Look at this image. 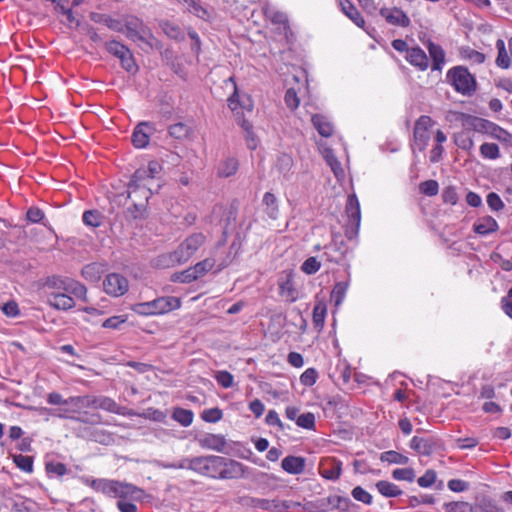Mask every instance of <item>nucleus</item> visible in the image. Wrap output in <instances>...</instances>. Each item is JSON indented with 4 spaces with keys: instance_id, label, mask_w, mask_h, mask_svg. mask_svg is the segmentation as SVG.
Wrapping results in <instances>:
<instances>
[{
    "instance_id": "1",
    "label": "nucleus",
    "mask_w": 512,
    "mask_h": 512,
    "mask_svg": "<svg viewBox=\"0 0 512 512\" xmlns=\"http://www.w3.org/2000/svg\"><path fill=\"white\" fill-rule=\"evenodd\" d=\"M57 289L48 294V304L57 310H69L75 306V298L86 300L87 289L72 279H55L52 282Z\"/></svg>"
},
{
    "instance_id": "2",
    "label": "nucleus",
    "mask_w": 512,
    "mask_h": 512,
    "mask_svg": "<svg viewBox=\"0 0 512 512\" xmlns=\"http://www.w3.org/2000/svg\"><path fill=\"white\" fill-rule=\"evenodd\" d=\"M205 236L194 233L183 240L173 252L164 253L155 259L158 268H169L186 263L204 244Z\"/></svg>"
},
{
    "instance_id": "3",
    "label": "nucleus",
    "mask_w": 512,
    "mask_h": 512,
    "mask_svg": "<svg viewBox=\"0 0 512 512\" xmlns=\"http://www.w3.org/2000/svg\"><path fill=\"white\" fill-rule=\"evenodd\" d=\"M93 488L107 496L120 498V499H132L137 500L142 496L143 491L126 482H120L117 480L98 479L92 483Z\"/></svg>"
},
{
    "instance_id": "4",
    "label": "nucleus",
    "mask_w": 512,
    "mask_h": 512,
    "mask_svg": "<svg viewBox=\"0 0 512 512\" xmlns=\"http://www.w3.org/2000/svg\"><path fill=\"white\" fill-rule=\"evenodd\" d=\"M181 302L172 296L158 297L152 301L136 303L132 311L141 316H154L171 312L180 308Z\"/></svg>"
},
{
    "instance_id": "5",
    "label": "nucleus",
    "mask_w": 512,
    "mask_h": 512,
    "mask_svg": "<svg viewBox=\"0 0 512 512\" xmlns=\"http://www.w3.org/2000/svg\"><path fill=\"white\" fill-rule=\"evenodd\" d=\"M446 81L462 95L470 96L477 89L475 77L464 66H455L448 70Z\"/></svg>"
},
{
    "instance_id": "6",
    "label": "nucleus",
    "mask_w": 512,
    "mask_h": 512,
    "mask_svg": "<svg viewBox=\"0 0 512 512\" xmlns=\"http://www.w3.org/2000/svg\"><path fill=\"white\" fill-rule=\"evenodd\" d=\"M123 32L126 33L129 39L139 41L145 46L152 48L155 38L151 30L140 18L134 15L126 16L124 18Z\"/></svg>"
},
{
    "instance_id": "7",
    "label": "nucleus",
    "mask_w": 512,
    "mask_h": 512,
    "mask_svg": "<svg viewBox=\"0 0 512 512\" xmlns=\"http://www.w3.org/2000/svg\"><path fill=\"white\" fill-rule=\"evenodd\" d=\"M346 215L348 222L345 229V235L348 239H353L358 235L361 212L360 204L355 194L349 195L346 203Z\"/></svg>"
},
{
    "instance_id": "8",
    "label": "nucleus",
    "mask_w": 512,
    "mask_h": 512,
    "mask_svg": "<svg viewBox=\"0 0 512 512\" xmlns=\"http://www.w3.org/2000/svg\"><path fill=\"white\" fill-rule=\"evenodd\" d=\"M221 463L220 456H199L190 458L189 470L203 476L216 478L217 468Z\"/></svg>"
},
{
    "instance_id": "9",
    "label": "nucleus",
    "mask_w": 512,
    "mask_h": 512,
    "mask_svg": "<svg viewBox=\"0 0 512 512\" xmlns=\"http://www.w3.org/2000/svg\"><path fill=\"white\" fill-rule=\"evenodd\" d=\"M159 187L160 185L156 181V178L135 182L133 174L128 186L129 197L133 198L134 201L144 200L147 202L149 197L154 193V191H157Z\"/></svg>"
},
{
    "instance_id": "10",
    "label": "nucleus",
    "mask_w": 512,
    "mask_h": 512,
    "mask_svg": "<svg viewBox=\"0 0 512 512\" xmlns=\"http://www.w3.org/2000/svg\"><path fill=\"white\" fill-rule=\"evenodd\" d=\"M104 292L113 297H120L127 293L129 281L119 273H110L103 280Z\"/></svg>"
},
{
    "instance_id": "11",
    "label": "nucleus",
    "mask_w": 512,
    "mask_h": 512,
    "mask_svg": "<svg viewBox=\"0 0 512 512\" xmlns=\"http://www.w3.org/2000/svg\"><path fill=\"white\" fill-rule=\"evenodd\" d=\"M434 125V121L431 117L422 115L416 121L414 126V140L420 151H423L429 140V130Z\"/></svg>"
},
{
    "instance_id": "12",
    "label": "nucleus",
    "mask_w": 512,
    "mask_h": 512,
    "mask_svg": "<svg viewBox=\"0 0 512 512\" xmlns=\"http://www.w3.org/2000/svg\"><path fill=\"white\" fill-rule=\"evenodd\" d=\"M475 128L477 131L485 133L500 142L510 143L512 140L511 133L499 125L485 119H480Z\"/></svg>"
},
{
    "instance_id": "13",
    "label": "nucleus",
    "mask_w": 512,
    "mask_h": 512,
    "mask_svg": "<svg viewBox=\"0 0 512 512\" xmlns=\"http://www.w3.org/2000/svg\"><path fill=\"white\" fill-rule=\"evenodd\" d=\"M342 472V462L332 458L326 457L321 459L319 463L320 475L328 480H337Z\"/></svg>"
},
{
    "instance_id": "14",
    "label": "nucleus",
    "mask_w": 512,
    "mask_h": 512,
    "mask_svg": "<svg viewBox=\"0 0 512 512\" xmlns=\"http://www.w3.org/2000/svg\"><path fill=\"white\" fill-rule=\"evenodd\" d=\"M242 474V465L234 460L221 457V463L217 468L216 478L233 479Z\"/></svg>"
},
{
    "instance_id": "15",
    "label": "nucleus",
    "mask_w": 512,
    "mask_h": 512,
    "mask_svg": "<svg viewBox=\"0 0 512 512\" xmlns=\"http://www.w3.org/2000/svg\"><path fill=\"white\" fill-rule=\"evenodd\" d=\"M88 408L86 396H75L65 400V407L57 410V416L69 418L71 413H79L82 409Z\"/></svg>"
},
{
    "instance_id": "16",
    "label": "nucleus",
    "mask_w": 512,
    "mask_h": 512,
    "mask_svg": "<svg viewBox=\"0 0 512 512\" xmlns=\"http://www.w3.org/2000/svg\"><path fill=\"white\" fill-rule=\"evenodd\" d=\"M425 45L429 52L430 58L432 59L431 70L441 71L446 62V53L444 49L431 40H428Z\"/></svg>"
},
{
    "instance_id": "17",
    "label": "nucleus",
    "mask_w": 512,
    "mask_h": 512,
    "mask_svg": "<svg viewBox=\"0 0 512 512\" xmlns=\"http://www.w3.org/2000/svg\"><path fill=\"white\" fill-rule=\"evenodd\" d=\"M202 448L222 452L226 446V439L220 434L206 433L197 439Z\"/></svg>"
},
{
    "instance_id": "18",
    "label": "nucleus",
    "mask_w": 512,
    "mask_h": 512,
    "mask_svg": "<svg viewBox=\"0 0 512 512\" xmlns=\"http://www.w3.org/2000/svg\"><path fill=\"white\" fill-rule=\"evenodd\" d=\"M382 17L392 25L400 27H408L410 25V19L401 9L398 8H382L380 10Z\"/></svg>"
},
{
    "instance_id": "19",
    "label": "nucleus",
    "mask_w": 512,
    "mask_h": 512,
    "mask_svg": "<svg viewBox=\"0 0 512 512\" xmlns=\"http://www.w3.org/2000/svg\"><path fill=\"white\" fill-rule=\"evenodd\" d=\"M406 60L412 66L418 68L420 71H425L429 67V58L425 51L420 47H411L406 55Z\"/></svg>"
},
{
    "instance_id": "20",
    "label": "nucleus",
    "mask_w": 512,
    "mask_h": 512,
    "mask_svg": "<svg viewBox=\"0 0 512 512\" xmlns=\"http://www.w3.org/2000/svg\"><path fill=\"white\" fill-rule=\"evenodd\" d=\"M152 127L147 122L139 123L132 134V143L136 148H145L150 139Z\"/></svg>"
},
{
    "instance_id": "21",
    "label": "nucleus",
    "mask_w": 512,
    "mask_h": 512,
    "mask_svg": "<svg viewBox=\"0 0 512 512\" xmlns=\"http://www.w3.org/2000/svg\"><path fill=\"white\" fill-rule=\"evenodd\" d=\"M281 467L289 474L298 475L305 469V459L299 456H287L282 460Z\"/></svg>"
},
{
    "instance_id": "22",
    "label": "nucleus",
    "mask_w": 512,
    "mask_h": 512,
    "mask_svg": "<svg viewBox=\"0 0 512 512\" xmlns=\"http://www.w3.org/2000/svg\"><path fill=\"white\" fill-rule=\"evenodd\" d=\"M499 229L497 221L491 216L479 218L473 225V230L479 235H488Z\"/></svg>"
},
{
    "instance_id": "23",
    "label": "nucleus",
    "mask_w": 512,
    "mask_h": 512,
    "mask_svg": "<svg viewBox=\"0 0 512 512\" xmlns=\"http://www.w3.org/2000/svg\"><path fill=\"white\" fill-rule=\"evenodd\" d=\"M227 82L232 83L234 92L228 99V106L232 111H235L238 109V106H241L242 108L251 111L253 108V104L249 97H243L242 100L239 99L238 91L236 83L233 79V77H230Z\"/></svg>"
},
{
    "instance_id": "24",
    "label": "nucleus",
    "mask_w": 512,
    "mask_h": 512,
    "mask_svg": "<svg viewBox=\"0 0 512 512\" xmlns=\"http://www.w3.org/2000/svg\"><path fill=\"white\" fill-rule=\"evenodd\" d=\"M341 11L352 20L358 27H364L365 20L361 16L359 10L355 7V5L349 0H340L339 2Z\"/></svg>"
},
{
    "instance_id": "25",
    "label": "nucleus",
    "mask_w": 512,
    "mask_h": 512,
    "mask_svg": "<svg viewBox=\"0 0 512 512\" xmlns=\"http://www.w3.org/2000/svg\"><path fill=\"white\" fill-rule=\"evenodd\" d=\"M160 171L161 165L156 161H151L147 167L139 168L134 172V181L151 180V178H156Z\"/></svg>"
},
{
    "instance_id": "26",
    "label": "nucleus",
    "mask_w": 512,
    "mask_h": 512,
    "mask_svg": "<svg viewBox=\"0 0 512 512\" xmlns=\"http://www.w3.org/2000/svg\"><path fill=\"white\" fill-rule=\"evenodd\" d=\"M470 512H503V510L498 507L495 500L481 497L471 504Z\"/></svg>"
},
{
    "instance_id": "27",
    "label": "nucleus",
    "mask_w": 512,
    "mask_h": 512,
    "mask_svg": "<svg viewBox=\"0 0 512 512\" xmlns=\"http://www.w3.org/2000/svg\"><path fill=\"white\" fill-rule=\"evenodd\" d=\"M279 291L280 295L290 303L295 302L298 299V291L295 288L290 275L279 283Z\"/></svg>"
},
{
    "instance_id": "28",
    "label": "nucleus",
    "mask_w": 512,
    "mask_h": 512,
    "mask_svg": "<svg viewBox=\"0 0 512 512\" xmlns=\"http://www.w3.org/2000/svg\"><path fill=\"white\" fill-rule=\"evenodd\" d=\"M90 19L95 23L104 24L111 30H114L117 32H123V24L121 23V21L113 19L106 14L91 12Z\"/></svg>"
},
{
    "instance_id": "29",
    "label": "nucleus",
    "mask_w": 512,
    "mask_h": 512,
    "mask_svg": "<svg viewBox=\"0 0 512 512\" xmlns=\"http://www.w3.org/2000/svg\"><path fill=\"white\" fill-rule=\"evenodd\" d=\"M312 123L318 133L323 137H330L334 132L333 125L328 119L320 114L312 116Z\"/></svg>"
},
{
    "instance_id": "30",
    "label": "nucleus",
    "mask_w": 512,
    "mask_h": 512,
    "mask_svg": "<svg viewBox=\"0 0 512 512\" xmlns=\"http://www.w3.org/2000/svg\"><path fill=\"white\" fill-rule=\"evenodd\" d=\"M410 447L425 456L430 455L434 450V445L431 440L417 436L411 439Z\"/></svg>"
},
{
    "instance_id": "31",
    "label": "nucleus",
    "mask_w": 512,
    "mask_h": 512,
    "mask_svg": "<svg viewBox=\"0 0 512 512\" xmlns=\"http://www.w3.org/2000/svg\"><path fill=\"white\" fill-rule=\"evenodd\" d=\"M100 409L123 416H129L134 414L133 412L129 411L126 407L118 405L113 399L106 396H102L101 398Z\"/></svg>"
},
{
    "instance_id": "32",
    "label": "nucleus",
    "mask_w": 512,
    "mask_h": 512,
    "mask_svg": "<svg viewBox=\"0 0 512 512\" xmlns=\"http://www.w3.org/2000/svg\"><path fill=\"white\" fill-rule=\"evenodd\" d=\"M262 202L265 206V213L271 219H277L279 215V206L276 196L271 192H266L263 196Z\"/></svg>"
},
{
    "instance_id": "33",
    "label": "nucleus",
    "mask_w": 512,
    "mask_h": 512,
    "mask_svg": "<svg viewBox=\"0 0 512 512\" xmlns=\"http://www.w3.org/2000/svg\"><path fill=\"white\" fill-rule=\"evenodd\" d=\"M321 153L327 162V164L330 166L331 170L333 171L334 175L336 177L343 176L344 171L341 167L340 162L335 157L333 150L329 147H323L321 149Z\"/></svg>"
},
{
    "instance_id": "34",
    "label": "nucleus",
    "mask_w": 512,
    "mask_h": 512,
    "mask_svg": "<svg viewBox=\"0 0 512 512\" xmlns=\"http://www.w3.org/2000/svg\"><path fill=\"white\" fill-rule=\"evenodd\" d=\"M238 170V161L235 158L229 157L223 160L217 169L220 177H230Z\"/></svg>"
},
{
    "instance_id": "35",
    "label": "nucleus",
    "mask_w": 512,
    "mask_h": 512,
    "mask_svg": "<svg viewBox=\"0 0 512 512\" xmlns=\"http://www.w3.org/2000/svg\"><path fill=\"white\" fill-rule=\"evenodd\" d=\"M378 492L385 497H397L402 494L401 489L389 481H378L376 483Z\"/></svg>"
},
{
    "instance_id": "36",
    "label": "nucleus",
    "mask_w": 512,
    "mask_h": 512,
    "mask_svg": "<svg viewBox=\"0 0 512 512\" xmlns=\"http://www.w3.org/2000/svg\"><path fill=\"white\" fill-rule=\"evenodd\" d=\"M496 48L498 55L496 58V64L498 67L507 69L510 66V57L506 51L505 42L502 39H498L496 42Z\"/></svg>"
},
{
    "instance_id": "37",
    "label": "nucleus",
    "mask_w": 512,
    "mask_h": 512,
    "mask_svg": "<svg viewBox=\"0 0 512 512\" xmlns=\"http://www.w3.org/2000/svg\"><path fill=\"white\" fill-rule=\"evenodd\" d=\"M172 418L182 426L187 427L193 422L194 415L191 410L176 408L173 411Z\"/></svg>"
},
{
    "instance_id": "38",
    "label": "nucleus",
    "mask_w": 512,
    "mask_h": 512,
    "mask_svg": "<svg viewBox=\"0 0 512 512\" xmlns=\"http://www.w3.org/2000/svg\"><path fill=\"white\" fill-rule=\"evenodd\" d=\"M101 273V268L96 263L84 266L81 272L82 276L90 282H97L101 277Z\"/></svg>"
},
{
    "instance_id": "39",
    "label": "nucleus",
    "mask_w": 512,
    "mask_h": 512,
    "mask_svg": "<svg viewBox=\"0 0 512 512\" xmlns=\"http://www.w3.org/2000/svg\"><path fill=\"white\" fill-rule=\"evenodd\" d=\"M14 464L25 473L33 472V457L17 454L13 456Z\"/></svg>"
},
{
    "instance_id": "40",
    "label": "nucleus",
    "mask_w": 512,
    "mask_h": 512,
    "mask_svg": "<svg viewBox=\"0 0 512 512\" xmlns=\"http://www.w3.org/2000/svg\"><path fill=\"white\" fill-rule=\"evenodd\" d=\"M293 166V159L288 154H281L277 158L276 168L277 170L283 174L285 178L288 177V174Z\"/></svg>"
},
{
    "instance_id": "41",
    "label": "nucleus",
    "mask_w": 512,
    "mask_h": 512,
    "mask_svg": "<svg viewBox=\"0 0 512 512\" xmlns=\"http://www.w3.org/2000/svg\"><path fill=\"white\" fill-rule=\"evenodd\" d=\"M455 144L465 151H471L474 148V140L467 132L457 133L455 135Z\"/></svg>"
},
{
    "instance_id": "42",
    "label": "nucleus",
    "mask_w": 512,
    "mask_h": 512,
    "mask_svg": "<svg viewBox=\"0 0 512 512\" xmlns=\"http://www.w3.org/2000/svg\"><path fill=\"white\" fill-rule=\"evenodd\" d=\"M480 154L485 159L495 160L500 157V149L495 143H484L480 146Z\"/></svg>"
},
{
    "instance_id": "43",
    "label": "nucleus",
    "mask_w": 512,
    "mask_h": 512,
    "mask_svg": "<svg viewBox=\"0 0 512 512\" xmlns=\"http://www.w3.org/2000/svg\"><path fill=\"white\" fill-rule=\"evenodd\" d=\"M216 261L213 258H206L203 261L198 262L192 268L194 270L195 275H197V279L204 276L207 272L212 270L215 266Z\"/></svg>"
},
{
    "instance_id": "44",
    "label": "nucleus",
    "mask_w": 512,
    "mask_h": 512,
    "mask_svg": "<svg viewBox=\"0 0 512 512\" xmlns=\"http://www.w3.org/2000/svg\"><path fill=\"white\" fill-rule=\"evenodd\" d=\"M179 3L183 4L191 13L195 14L199 18L205 19L208 17V12L206 9L201 7L197 0H177Z\"/></svg>"
},
{
    "instance_id": "45",
    "label": "nucleus",
    "mask_w": 512,
    "mask_h": 512,
    "mask_svg": "<svg viewBox=\"0 0 512 512\" xmlns=\"http://www.w3.org/2000/svg\"><path fill=\"white\" fill-rule=\"evenodd\" d=\"M326 305L323 302H318L313 309V322L315 327L322 328L326 316Z\"/></svg>"
},
{
    "instance_id": "46",
    "label": "nucleus",
    "mask_w": 512,
    "mask_h": 512,
    "mask_svg": "<svg viewBox=\"0 0 512 512\" xmlns=\"http://www.w3.org/2000/svg\"><path fill=\"white\" fill-rule=\"evenodd\" d=\"M190 133V128L184 123H176L169 127V135L175 139H185Z\"/></svg>"
},
{
    "instance_id": "47",
    "label": "nucleus",
    "mask_w": 512,
    "mask_h": 512,
    "mask_svg": "<svg viewBox=\"0 0 512 512\" xmlns=\"http://www.w3.org/2000/svg\"><path fill=\"white\" fill-rule=\"evenodd\" d=\"M347 288L348 284L345 282H338L335 284L331 293V298L334 300L336 306H339L343 302Z\"/></svg>"
},
{
    "instance_id": "48",
    "label": "nucleus",
    "mask_w": 512,
    "mask_h": 512,
    "mask_svg": "<svg viewBox=\"0 0 512 512\" xmlns=\"http://www.w3.org/2000/svg\"><path fill=\"white\" fill-rule=\"evenodd\" d=\"M83 222L87 226L99 227L102 223V215L97 210H88L83 214Z\"/></svg>"
},
{
    "instance_id": "49",
    "label": "nucleus",
    "mask_w": 512,
    "mask_h": 512,
    "mask_svg": "<svg viewBox=\"0 0 512 512\" xmlns=\"http://www.w3.org/2000/svg\"><path fill=\"white\" fill-rule=\"evenodd\" d=\"M320 268L321 263L316 257L307 258L301 265V271L307 275L315 274Z\"/></svg>"
},
{
    "instance_id": "50",
    "label": "nucleus",
    "mask_w": 512,
    "mask_h": 512,
    "mask_svg": "<svg viewBox=\"0 0 512 512\" xmlns=\"http://www.w3.org/2000/svg\"><path fill=\"white\" fill-rule=\"evenodd\" d=\"M381 460L387 461L389 463L404 465V464L408 463L409 459H408V457H406L396 451H387L381 455Z\"/></svg>"
},
{
    "instance_id": "51",
    "label": "nucleus",
    "mask_w": 512,
    "mask_h": 512,
    "mask_svg": "<svg viewBox=\"0 0 512 512\" xmlns=\"http://www.w3.org/2000/svg\"><path fill=\"white\" fill-rule=\"evenodd\" d=\"M171 279L173 282L190 283L197 279V275H195L193 268L190 267L182 272L174 273Z\"/></svg>"
},
{
    "instance_id": "52",
    "label": "nucleus",
    "mask_w": 512,
    "mask_h": 512,
    "mask_svg": "<svg viewBox=\"0 0 512 512\" xmlns=\"http://www.w3.org/2000/svg\"><path fill=\"white\" fill-rule=\"evenodd\" d=\"M122 67L130 73H135L137 71V65L134 61L133 55L131 51L127 48L126 53H123V56L119 57Z\"/></svg>"
},
{
    "instance_id": "53",
    "label": "nucleus",
    "mask_w": 512,
    "mask_h": 512,
    "mask_svg": "<svg viewBox=\"0 0 512 512\" xmlns=\"http://www.w3.org/2000/svg\"><path fill=\"white\" fill-rule=\"evenodd\" d=\"M446 512H470L471 504L463 501H452L443 505Z\"/></svg>"
},
{
    "instance_id": "54",
    "label": "nucleus",
    "mask_w": 512,
    "mask_h": 512,
    "mask_svg": "<svg viewBox=\"0 0 512 512\" xmlns=\"http://www.w3.org/2000/svg\"><path fill=\"white\" fill-rule=\"evenodd\" d=\"M420 191L427 196H435L438 194L439 185L435 180H427L419 185Z\"/></svg>"
},
{
    "instance_id": "55",
    "label": "nucleus",
    "mask_w": 512,
    "mask_h": 512,
    "mask_svg": "<svg viewBox=\"0 0 512 512\" xmlns=\"http://www.w3.org/2000/svg\"><path fill=\"white\" fill-rule=\"evenodd\" d=\"M392 476L396 480L412 482L415 478V473L412 468H399L393 471Z\"/></svg>"
},
{
    "instance_id": "56",
    "label": "nucleus",
    "mask_w": 512,
    "mask_h": 512,
    "mask_svg": "<svg viewBox=\"0 0 512 512\" xmlns=\"http://www.w3.org/2000/svg\"><path fill=\"white\" fill-rule=\"evenodd\" d=\"M299 427L305 429H314L315 428V416L313 413H304L299 415L297 418V423Z\"/></svg>"
},
{
    "instance_id": "57",
    "label": "nucleus",
    "mask_w": 512,
    "mask_h": 512,
    "mask_svg": "<svg viewBox=\"0 0 512 512\" xmlns=\"http://www.w3.org/2000/svg\"><path fill=\"white\" fill-rule=\"evenodd\" d=\"M223 414L219 408H210L202 412L201 417L204 421L209 423H215L221 420Z\"/></svg>"
},
{
    "instance_id": "58",
    "label": "nucleus",
    "mask_w": 512,
    "mask_h": 512,
    "mask_svg": "<svg viewBox=\"0 0 512 512\" xmlns=\"http://www.w3.org/2000/svg\"><path fill=\"white\" fill-rule=\"evenodd\" d=\"M127 321V316L125 315H117V316H112L108 319H106L102 326L104 328H108V329H119L120 326L122 324H124L125 322Z\"/></svg>"
},
{
    "instance_id": "59",
    "label": "nucleus",
    "mask_w": 512,
    "mask_h": 512,
    "mask_svg": "<svg viewBox=\"0 0 512 512\" xmlns=\"http://www.w3.org/2000/svg\"><path fill=\"white\" fill-rule=\"evenodd\" d=\"M489 208L493 211H500L504 208V203L500 196L495 192H490L486 198Z\"/></svg>"
},
{
    "instance_id": "60",
    "label": "nucleus",
    "mask_w": 512,
    "mask_h": 512,
    "mask_svg": "<svg viewBox=\"0 0 512 512\" xmlns=\"http://www.w3.org/2000/svg\"><path fill=\"white\" fill-rule=\"evenodd\" d=\"M437 475L433 470H427L425 474L418 478L417 482L420 487H431L436 481Z\"/></svg>"
},
{
    "instance_id": "61",
    "label": "nucleus",
    "mask_w": 512,
    "mask_h": 512,
    "mask_svg": "<svg viewBox=\"0 0 512 512\" xmlns=\"http://www.w3.org/2000/svg\"><path fill=\"white\" fill-rule=\"evenodd\" d=\"M215 379L224 388H230L233 385V375L228 371H218Z\"/></svg>"
},
{
    "instance_id": "62",
    "label": "nucleus",
    "mask_w": 512,
    "mask_h": 512,
    "mask_svg": "<svg viewBox=\"0 0 512 512\" xmlns=\"http://www.w3.org/2000/svg\"><path fill=\"white\" fill-rule=\"evenodd\" d=\"M106 49L110 54L119 58L123 56V53H126L127 47L118 41H110L106 43Z\"/></svg>"
},
{
    "instance_id": "63",
    "label": "nucleus",
    "mask_w": 512,
    "mask_h": 512,
    "mask_svg": "<svg viewBox=\"0 0 512 512\" xmlns=\"http://www.w3.org/2000/svg\"><path fill=\"white\" fill-rule=\"evenodd\" d=\"M352 496L354 499L364 504L372 503V496L360 486H357L352 490Z\"/></svg>"
},
{
    "instance_id": "64",
    "label": "nucleus",
    "mask_w": 512,
    "mask_h": 512,
    "mask_svg": "<svg viewBox=\"0 0 512 512\" xmlns=\"http://www.w3.org/2000/svg\"><path fill=\"white\" fill-rule=\"evenodd\" d=\"M463 56L475 64H482L485 61V55L483 53L471 48L465 49Z\"/></svg>"
}]
</instances>
